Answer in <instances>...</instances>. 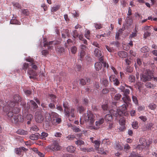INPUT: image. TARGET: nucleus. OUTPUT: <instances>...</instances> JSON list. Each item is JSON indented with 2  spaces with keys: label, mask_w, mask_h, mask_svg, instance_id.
I'll return each instance as SVG.
<instances>
[{
  "label": "nucleus",
  "mask_w": 157,
  "mask_h": 157,
  "mask_svg": "<svg viewBox=\"0 0 157 157\" xmlns=\"http://www.w3.org/2000/svg\"><path fill=\"white\" fill-rule=\"evenodd\" d=\"M95 116L93 115L91 112L89 111L87 112V114H85L83 115L82 117L80 118V122L83 119L86 122L89 123L90 125L89 126V128L90 129L97 130L99 128L100 125L103 123L104 120L103 118H101L98 121L95 122V125L92 126L91 125L94 123L95 121Z\"/></svg>",
  "instance_id": "obj_1"
},
{
  "label": "nucleus",
  "mask_w": 157,
  "mask_h": 157,
  "mask_svg": "<svg viewBox=\"0 0 157 157\" xmlns=\"http://www.w3.org/2000/svg\"><path fill=\"white\" fill-rule=\"evenodd\" d=\"M110 113L113 115L118 119L120 117L123 115L126 116L128 114V113L126 112V105L124 104L119 107V109L117 111H115L113 109H111L110 111Z\"/></svg>",
  "instance_id": "obj_2"
},
{
  "label": "nucleus",
  "mask_w": 157,
  "mask_h": 157,
  "mask_svg": "<svg viewBox=\"0 0 157 157\" xmlns=\"http://www.w3.org/2000/svg\"><path fill=\"white\" fill-rule=\"evenodd\" d=\"M63 107L64 108V111L65 115L68 117V119L70 121L74 120L75 116L76 111L74 108H71V110H68L69 105L67 102H64L63 103Z\"/></svg>",
  "instance_id": "obj_3"
},
{
  "label": "nucleus",
  "mask_w": 157,
  "mask_h": 157,
  "mask_svg": "<svg viewBox=\"0 0 157 157\" xmlns=\"http://www.w3.org/2000/svg\"><path fill=\"white\" fill-rule=\"evenodd\" d=\"M4 101L3 100L0 101V106L3 107V110L5 112H8L9 110H10L12 107L15 105V103L14 102H11V101H8L6 105L4 106Z\"/></svg>",
  "instance_id": "obj_4"
},
{
  "label": "nucleus",
  "mask_w": 157,
  "mask_h": 157,
  "mask_svg": "<svg viewBox=\"0 0 157 157\" xmlns=\"http://www.w3.org/2000/svg\"><path fill=\"white\" fill-rule=\"evenodd\" d=\"M145 73V74H143L140 76L141 79L144 82L149 81L152 78L153 74L149 70H147Z\"/></svg>",
  "instance_id": "obj_5"
},
{
  "label": "nucleus",
  "mask_w": 157,
  "mask_h": 157,
  "mask_svg": "<svg viewBox=\"0 0 157 157\" xmlns=\"http://www.w3.org/2000/svg\"><path fill=\"white\" fill-rule=\"evenodd\" d=\"M90 58L89 56L86 55L85 52L83 50H81L78 54V59L81 61L84 60H89Z\"/></svg>",
  "instance_id": "obj_6"
},
{
  "label": "nucleus",
  "mask_w": 157,
  "mask_h": 157,
  "mask_svg": "<svg viewBox=\"0 0 157 157\" xmlns=\"http://www.w3.org/2000/svg\"><path fill=\"white\" fill-rule=\"evenodd\" d=\"M140 144H139L137 146V148L139 149L140 150H142L146 147V146L149 145L151 143V141H149L148 144L145 139L144 138L140 139Z\"/></svg>",
  "instance_id": "obj_7"
},
{
  "label": "nucleus",
  "mask_w": 157,
  "mask_h": 157,
  "mask_svg": "<svg viewBox=\"0 0 157 157\" xmlns=\"http://www.w3.org/2000/svg\"><path fill=\"white\" fill-rule=\"evenodd\" d=\"M35 118L36 122L38 123L41 122L44 119L42 112L40 111H36L35 114Z\"/></svg>",
  "instance_id": "obj_8"
},
{
  "label": "nucleus",
  "mask_w": 157,
  "mask_h": 157,
  "mask_svg": "<svg viewBox=\"0 0 157 157\" xmlns=\"http://www.w3.org/2000/svg\"><path fill=\"white\" fill-rule=\"evenodd\" d=\"M28 149L23 147H21L19 148H16L14 149L15 153L18 155H23L24 152L27 151Z\"/></svg>",
  "instance_id": "obj_9"
},
{
  "label": "nucleus",
  "mask_w": 157,
  "mask_h": 157,
  "mask_svg": "<svg viewBox=\"0 0 157 157\" xmlns=\"http://www.w3.org/2000/svg\"><path fill=\"white\" fill-rule=\"evenodd\" d=\"M11 120L12 122L16 123L18 122H22L24 121L23 117L20 115H14L11 118Z\"/></svg>",
  "instance_id": "obj_10"
},
{
  "label": "nucleus",
  "mask_w": 157,
  "mask_h": 157,
  "mask_svg": "<svg viewBox=\"0 0 157 157\" xmlns=\"http://www.w3.org/2000/svg\"><path fill=\"white\" fill-rule=\"evenodd\" d=\"M57 114L54 112H52L51 113H46L45 114V118L46 120L47 121H51V120L53 117H56Z\"/></svg>",
  "instance_id": "obj_11"
},
{
  "label": "nucleus",
  "mask_w": 157,
  "mask_h": 157,
  "mask_svg": "<svg viewBox=\"0 0 157 157\" xmlns=\"http://www.w3.org/2000/svg\"><path fill=\"white\" fill-rule=\"evenodd\" d=\"M49 148L53 151H58L60 149V147L58 143L56 141H54L52 144L50 145Z\"/></svg>",
  "instance_id": "obj_12"
},
{
  "label": "nucleus",
  "mask_w": 157,
  "mask_h": 157,
  "mask_svg": "<svg viewBox=\"0 0 157 157\" xmlns=\"http://www.w3.org/2000/svg\"><path fill=\"white\" fill-rule=\"evenodd\" d=\"M73 36L74 38L77 37L78 36V38L80 40H82L84 44H87V41L86 39H84L83 35H80L78 36V34L76 30H75L73 31Z\"/></svg>",
  "instance_id": "obj_13"
},
{
  "label": "nucleus",
  "mask_w": 157,
  "mask_h": 157,
  "mask_svg": "<svg viewBox=\"0 0 157 157\" xmlns=\"http://www.w3.org/2000/svg\"><path fill=\"white\" fill-rule=\"evenodd\" d=\"M61 121V119L60 117H58V115L57 114V116L56 117H53L51 120L52 123L54 125H56L59 124Z\"/></svg>",
  "instance_id": "obj_14"
},
{
  "label": "nucleus",
  "mask_w": 157,
  "mask_h": 157,
  "mask_svg": "<svg viewBox=\"0 0 157 157\" xmlns=\"http://www.w3.org/2000/svg\"><path fill=\"white\" fill-rule=\"evenodd\" d=\"M110 81L113 82L114 84L116 86H118L120 84V82L118 79L115 78V76L114 75H111L109 77Z\"/></svg>",
  "instance_id": "obj_15"
},
{
  "label": "nucleus",
  "mask_w": 157,
  "mask_h": 157,
  "mask_svg": "<svg viewBox=\"0 0 157 157\" xmlns=\"http://www.w3.org/2000/svg\"><path fill=\"white\" fill-rule=\"evenodd\" d=\"M27 105H29V106L27 107L28 109H29L30 107H31L34 109H36L38 107V106L35 102L33 100H30L28 102Z\"/></svg>",
  "instance_id": "obj_16"
},
{
  "label": "nucleus",
  "mask_w": 157,
  "mask_h": 157,
  "mask_svg": "<svg viewBox=\"0 0 157 157\" xmlns=\"http://www.w3.org/2000/svg\"><path fill=\"white\" fill-rule=\"evenodd\" d=\"M58 43H56L55 41H51L49 43H45L44 44V47H47L48 48V49H50L52 48V45H55L58 44Z\"/></svg>",
  "instance_id": "obj_17"
},
{
  "label": "nucleus",
  "mask_w": 157,
  "mask_h": 157,
  "mask_svg": "<svg viewBox=\"0 0 157 157\" xmlns=\"http://www.w3.org/2000/svg\"><path fill=\"white\" fill-rule=\"evenodd\" d=\"M154 124L152 123H150L147 124L146 126H143L142 129L143 131L146 130H150L151 129Z\"/></svg>",
  "instance_id": "obj_18"
},
{
  "label": "nucleus",
  "mask_w": 157,
  "mask_h": 157,
  "mask_svg": "<svg viewBox=\"0 0 157 157\" xmlns=\"http://www.w3.org/2000/svg\"><path fill=\"white\" fill-rule=\"evenodd\" d=\"M119 123L121 126L122 128H120L119 129L121 130H122L124 128V125L125 124V120L124 117H122L119 120Z\"/></svg>",
  "instance_id": "obj_19"
},
{
  "label": "nucleus",
  "mask_w": 157,
  "mask_h": 157,
  "mask_svg": "<svg viewBox=\"0 0 157 157\" xmlns=\"http://www.w3.org/2000/svg\"><path fill=\"white\" fill-rule=\"evenodd\" d=\"M40 136V134L38 133H35L34 134H32L30 136V139L32 140H36L38 139Z\"/></svg>",
  "instance_id": "obj_20"
},
{
  "label": "nucleus",
  "mask_w": 157,
  "mask_h": 157,
  "mask_svg": "<svg viewBox=\"0 0 157 157\" xmlns=\"http://www.w3.org/2000/svg\"><path fill=\"white\" fill-rule=\"evenodd\" d=\"M124 102L128 105L131 102V99L128 96H124L122 98Z\"/></svg>",
  "instance_id": "obj_21"
},
{
  "label": "nucleus",
  "mask_w": 157,
  "mask_h": 157,
  "mask_svg": "<svg viewBox=\"0 0 157 157\" xmlns=\"http://www.w3.org/2000/svg\"><path fill=\"white\" fill-rule=\"evenodd\" d=\"M118 54L119 56L121 58H125L128 56L127 53L124 51L119 52Z\"/></svg>",
  "instance_id": "obj_22"
},
{
  "label": "nucleus",
  "mask_w": 157,
  "mask_h": 157,
  "mask_svg": "<svg viewBox=\"0 0 157 157\" xmlns=\"http://www.w3.org/2000/svg\"><path fill=\"white\" fill-rule=\"evenodd\" d=\"M94 54L95 56L98 57H99L102 55L101 51L98 48L95 49L94 51Z\"/></svg>",
  "instance_id": "obj_23"
},
{
  "label": "nucleus",
  "mask_w": 157,
  "mask_h": 157,
  "mask_svg": "<svg viewBox=\"0 0 157 157\" xmlns=\"http://www.w3.org/2000/svg\"><path fill=\"white\" fill-rule=\"evenodd\" d=\"M28 73L29 75H31L32 76H29V77L30 78H34V76H36L37 75L36 73L33 71V70L30 71L29 70L28 71Z\"/></svg>",
  "instance_id": "obj_24"
},
{
  "label": "nucleus",
  "mask_w": 157,
  "mask_h": 157,
  "mask_svg": "<svg viewBox=\"0 0 157 157\" xmlns=\"http://www.w3.org/2000/svg\"><path fill=\"white\" fill-rule=\"evenodd\" d=\"M95 68L96 71H98L101 69L102 65L100 62H97L95 64Z\"/></svg>",
  "instance_id": "obj_25"
},
{
  "label": "nucleus",
  "mask_w": 157,
  "mask_h": 157,
  "mask_svg": "<svg viewBox=\"0 0 157 157\" xmlns=\"http://www.w3.org/2000/svg\"><path fill=\"white\" fill-rule=\"evenodd\" d=\"M114 146L115 148L118 150H121L123 148V147L119 143L116 142L114 144Z\"/></svg>",
  "instance_id": "obj_26"
},
{
  "label": "nucleus",
  "mask_w": 157,
  "mask_h": 157,
  "mask_svg": "<svg viewBox=\"0 0 157 157\" xmlns=\"http://www.w3.org/2000/svg\"><path fill=\"white\" fill-rule=\"evenodd\" d=\"M111 110L109 111V112L110 114H106L105 116V120L106 121H111L112 120L113 116H114L111 113H110V111Z\"/></svg>",
  "instance_id": "obj_27"
},
{
  "label": "nucleus",
  "mask_w": 157,
  "mask_h": 157,
  "mask_svg": "<svg viewBox=\"0 0 157 157\" xmlns=\"http://www.w3.org/2000/svg\"><path fill=\"white\" fill-rule=\"evenodd\" d=\"M70 35L69 31L67 29L64 30L63 33H62V36L64 38H66V36H69Z\"/></svg>",
  "instance_id": "obj_28"
},
{
  "label": "nucleus",
  "mask_w": 157,
  "mask_h": 157,
  "mask_svg": "<svg viewBox=\"0 0 157 157\" xmlns=\"http://www.w3.org/2000/svg\"><path fill=\"white\" fill-rule=\"evenodd\" d=\"M48 136V133L45 132H41V135L40 134V136L39 138L42 140H44L45 138L47 137Z\"/></svg>",
  "instance_id": "obj_29"
},
{
  "label": "nucleus",
  "mask_w": 157,
  "mask_h": 157,
  "mask_svg": "<svg viewBox=\"0 0 157 157\" xmlns=\"http://www.w3.org/2000/svg\"><path fill=\"white\" fill-rule=\"evenodd\" d=\"M125 21L127 25H130L132 22V20L130 17H127L126 18Z\"/></svg>",
  "instance_id": "obj_30"
},
{
  "label": "nucleus",
  "mask_w": 157,
  "mask_h": 157,
  "mask_svg": "<svg viewBox=\"0 0 157 157\" xmlns=\"http://www.w3.org/2000/svg\"><path fill=\"white\" fill-rule=\"evenodd\" d=\"M17 134L23 135H27L28 134V132L27 131L22 129L18 130L17 131Z\"/></svg>",
  "instance_id": "obj_31"
},
{
  "label": "nucleus",
  "mask_w": 157,
  "mask_h": 157,
  "mask_svg": "<svg viewBox=\"0 0 157 157\" xmlns=\"http://www.w3.org/2000/svg\"><path fill=\"white\" fill-rule=\"evenodd\" d=\"M99 58V61L101 63L103 64V66L104 67H106L107 68H108L109 67V65L107 64L105 62H104L103 61V56L102 55Z\"/></svg>",
  "instance_id": "obj_32"
},
{
  "label": "nucleus",
  "mask_w": 157,
  "mask_h": 157,
  "mask_svg": "<svg viewBox=\"0 0 157 157\" xmlns=\"http://www.w3.org/2000/svg\"><path fill=\"white\" fill-rule=\"evenodd\" d=\"M101 83L104 86H106L108 84V80L105 78H103L101 80Z\"/></svg>",
  "instance_id": "obj_33"
},
{
  "label": "nucleus",
  "mask_w": 157,
  "mask_h": 157,
  "mask_svg": "<svg viewBox=\"0 0 157 157\" xmlns=\"http://www.w3.org/2000/svg\"><path fill=\"white\" fill-rule=\"evenodd\" d=\"M66 149L67 151L69 152H73L75 151V148L73 146H71L68 147Z\"/></svg>",
  "instance_id": "obj_34"
},
{
  "label": "nucleus",
  "mask_w": 157,
  "mask_h": 157,
  "mask_svg": "<svg viewBox=\"0 0 157 157\" xmlns=\"http://www.w3.org/2000/svg\"><path fill=\"white\" fill-rule=\"evenodd\" d=\"M10 23L12 24L20 25L21 23L16 19H11L10 21Z\"/></svg>",
  "instance_id": "obj_35"
},
{
  "label": "nucleus",
  "mask_w": 157,
  "mask_h": 157,
  "mask_svg": "<svg viewBox=\"0 0 157 157\" xmlns=\"http://www.w3.org/2000/svg\"><path fill=\"white\" fill-rule=\"evenodd\" d=\"M96 150L98 151V153L100 154H105L106 151H107L106 150H105V151L104 149L102 148H98Z\"/></svg>",
  "instance_id": "obj_36"
},
{
  "label": "nucleus",
  "mask_w": 157,
  "mask_h": 157,
  "mask_svg": "<svg viewBox=\"0 0 157 157\" xmlns=\"http://www.w3.org/2000/svg\"><path fill=\"white\" fill-rule=\"evenodd\" d=\"M15 101H12L14 102L15 104V102H17L21 101V97L18 94L15 95L13 97Z\"/></svg>",
  "instance_id": "obj_37"
},
{
  "label": "nucleus",
  "mask_w": 157,
  "mask_h": 157,
  "mask_svg": "<svg viewBox=\"0 0 157 157\" xmlns=\"http://www.w3.org/2000/svg\"><path fill=\"white\" fill-rule=\"evenodd\" d=\"M137 31L136 29V28H135L134 32L132 33V34H131L129 36L130 39H132V38L135 37L137 36Z\"/></svg>",
  "instance_id": "obj_38"
},
{
  "label": "nucleus",
  "mask_w": 157,
  "mask_h": 157,
  "mask_svg": "<svg viewBox=\"0 0 157 157\" xmlns=\"http://www.w3.org/2000/svg\"><path fill=\"white\" fill-rule=\"evenodd\" d=\"M94 146L96 150L99 147L100 142L98 140H96L94 141Z\"/></svg>",
  "instance_id": "obj_39"
},
{
  "label": "nucleus",
  "mask_w": 157,
  "mask_h": 157,
  "mask_svg": "<svg viewBox=\"0 0 157 157\" xmlns=\"http://www.w3.org/2000/svg\"><path fill=\"white\" fill-rule=\"evenodd\" d=\"M70 51L72 54H75L77 52V48L75 46H73L71 48Z\"/></svg>",
  "instance_id": "obj_40"
},
{
  "label": "nucleus",
  "mask_w": 157,
  "mask_h": 157,
  "mask_svg": "<svg viewBox=\"0 0 157 157\" xmlns=\"http://www.w3.org/2000/svg\"><path fill=\"white\" fill-rule=\"evenodd\" d=\"M130 147L128 144H125L124 146V150L125 151L128 153V151L130 149Z\"/></svg>",
  "instance_id": "obj_41"
},
{
  "label": "nucleus",
  "mask_w": 157,
  "mask_h": 157,
  "mask_svg": "<svg viewBox=\"0 0 157 157\" xmlns=\"http://www.w3.org/2000/svg\"><path fill=\"white\" fill-rule=\"evenodd\" d=\"M128 79L129 82H134L135 81V77L132 75H131L129 76Z\"/></svg>",
  "instance_id": "obj_42"
},
{
  "label": "nucleus",
  "mask_w": 157,
  "mask_h": 157,
  "mask_svg": "<svg viewBox=\"0 0 157 157\" xmlns=\"http://www.w3.org/2000/svg\"><path fill=\"white\" fill-rule=\"evenodd\" d=\"M156 105L154 103H150L148 106L149 108L151 110H154L156 108Z\"/></svg>",
  "instance_id": "obj_43"
},
{
  "label": "nucleus",
  "mask_w": 157,
  "mask_h": 157,
  "mask_svg": "<svg viewBox=\"0 0 157 157\" xmlns=\"http://www.w3.org/2000/svg\"><path fill=\"white\" fill-rule=\"evenodd\" d=\"M149 50L147 46L143 47L141 48V51L143 52H148Z\"/></svg>",
  "instance_id": "obj_44"
},
{
  "label": "nucleus",
  "mask_w": 157,
  "mask_h": 157,
  "mask_svg": "<svg viewBox=\"0 0 157 157\" xmlns=\"http://www.w3.org/2000/svg\"><path fill=\"white\" fill-rule=\"evenodd\" d=\"M31 130L35 132H37L39 129L36 125H34L31 128Z\"/></svg>",
  "instance_id": "obj_45"
},
{
  "label": "nucleus",
  "mask_w": 157,
  "mask_h": 157,
  "mask_svg": "<svg viewBox=\"0 0 157 157\" xmlns=\"http://www.w3.org/2000/svg\"><path fill=\"white\" fill-rule=\"evenodd\" d=\"M75 144L78 146H81L84 144V142L82 140H78L75 142Z\"/></svg>",
  "instance_id": "obj_46"
},
{
  "label": "nucleus",
  "mask_w": 157,
  "mask_h": 157,
  "mask_svg": "<svg viewBox=\"0 0 157 157\" xmlns=\"http://www.w3.org/2000/svg\"><path fill=\"white\" fill-rule=\"evenodd\" d=\"M132 126L133 128L136 129L138 128V123L136 121H134L132 123Z\"/></svg>",
  "instance_id": "obj_47"
},
{
  "label": "nucleus",
  "mask_w": 157,
  "mask_h": 157,
  "mask_svg": "<svg viewBox=\"0 0 157 157\" xmlns=\"http://www.w3.org/2000/svg\"><path fill=\"white\" fill-rule=\"evenodd\" d=\"M59 6L57 5L55 6L52 7L51 9V11L54 12L57 11L59 8Z\"/></svg>",
  "instance_id": "obj_48"
},
{
  "label": "nucleus",
  "mask_w": 157,
  "mask_h": 157,
  "mask_svg": "<svg viewBox=\"0 0 157 157\" xmlns=\"http://www.w3.org/2000/svg\"><path fill=\"white\" fill-rule=\"evenodd\" d=\"M73 131L75 132H78L81 131V130L78 127L76 126H73L72 128Z\"/></svg>",
  "instance_id": "obj_49"
},
{
  "label": "nucleus",
  "mask_w": 157,
  "mask_h": 157,
  "mask_svg": "<svg viewBox=\"0 0 157 157\" xmlns=\"http://www.w3.org/2000/svg\"><path fill=\"white\" fill-rule=\"evenodd\" d=\"M13 6L17 8H21V5L18 2H13L12 3Z\"/></svg>",
  "instance_id": "obj_50"
},
{
  "label": "nucleus",
  "mask_w": 157,
  "mask_h": 157,
  "mask_svg": "<svg viewBox=\"0 0 157 157\" xmlns=\"http://www.w3.org/2000/svg\"><path fill=\"white\" fill-rule=\"evenodd\" d=\"M132 98L133 102L136 104H137L138 103V101L136 97L133 95L132 96Z\"/></svg>",
  "instance_id": "obj_51"
},
{
  "label": "nucleus",
  "mask_w": 157,
  "mask_h": 157,
  "mask_svg": "<svg viewBox=\"0 0 157 157\" xmlns=\"http://www.w3.org/2000/svg\"><path fill=\"white\" fill-rule=\"evenodd\" d=\"M124 94V96H128V95L130 93V90L129 89H125L123 92Z\"/></svg>",
  "instance_id": "obj_52"
},
{
  "label": "nucleus",
  "mask_w": 157,
  "mask_h": 157,
  "mask_svg": "<svg viewBox=\"0 0 157 157\" xmlns=\"http://www.w3.org/2000/svg\"><path fill=\"white\" fill-rule=\"evenodd\" d=\"M90 32L89 30H87L85 34V37L88 39H90Z\"/></svg>",
  "instance_id": "obj_53"
},
{
  "label": "nucleus",
  "mask_w": 157,
  "mask_h": 157,
  "mask_svg": "<svg viewBox=\"0 0 157 157\" xmlns=\"http://www.w3.org/2000/svg\"><path fill=\"white\" fill-rule=\"evenodd\" d=\"M77 110L80 113H81L84 110V108L82 106H79L77 108Z\"/></svg>",
  "instance_id": "obj_54"
},
{
  "label": "nucleus",
  "mask_w": 157,
  "mask_h": 157,
  "mask_svg": "<svg viewBox=\"0 0 157 157\" xmlns=\"http://www.w3.org/2000/svg\"><path fill=\"white\" fill-rule=\"evenodd\" d=\"M13 107H12V108L11 109H10V110H9V111H10V110L13 111V112L14 113H17L19 111V109H18V108H17V107L14 108V109H13V110H12V109H13Z\"/></svg>",
  "instance_id": "obj_55"
},
{
  "label": "nucleus",
  "mask_w": 157,
  "mask_h": 157,
  "mask_svg": "<svg viewBox=\"0 0 157 157\" xmlns=\"http://www.w3.org/2000/svg\"><path fill=\"white\" fill-rule=\"evenodd\" d=\"M133 71V68L132 67L128 66L126 68V71L128 72L131 73Z\"/></svg>",
  "instance_id": "obj_56"
},
{
  "label": "nucleus",
  "mask_w": 157,
  "mask_h": 157,
  "mask_svg": "<svg viewBox=\"0 0 157 157\" xmlns=\"http://www.w3.org/2000/svg\"><path fill=\"white\" fill-rule=\"evenodd\" d=\"M50 97L51 100L54 102H56V97L54 95L51 94L50 95Z\"/></svg>",
  "instance_id": "obj_57"
},
{
  "label": "nucleus",
  "mask_w": 157,
  "mask_h": 157,
  "mask_svg": "<svg viewBox=\"0 0 157 157\" xmlns=\"http://www.w3.org/2000/svg\"><path fill=\"white\" fill-rule=\"evenodd\" d=\"M67 138L69 140H72L75 138V136L73 135H70L67 136Z\"/></svg>",
  "instance_id": "obj_58"
},
{
  "label": "nucleus",
  "mask_w": 157,
  "mask_h": 157,
  "mask_svg": "<svg viewBox=\"0 0 157 157\" xmlns=\"http://www.w3.org/2000/svg\"><path fill=\"white\" fill-rule=\"evenodd\" d=\"M102 108L104 110L109 111L108 108V105L107 104H104L102 105Z\"/></svg>",
  "instance_id": "obj_59"
},
{
  "label": "nucleus",
  "mask_w": 157,
  "mask_h": 157,
  "mask_svg": "<svg viewBox=\"0 0 157 157\" xmlns=\"http://www.w3.org/2000/svg\"><path fill=\"white\" fill-rule=\"evenodd\" d=\"M29 65L27 63H24L23 64V67H22V68L26 71Z\"/></svg>",
  "instance_id": "obj_60"
},
{
  "label": "nucleus",
  "mask_w": 157,
  "mask_h": 157,
  "mask_svg": "<svg viewBox=\"0 0 157 157\" xmlns=\"http://www.w3.org/2000/svg\"><path fill=\"white\" fill-rule=\"evenodd\" d=\"M150 33L148 32H145L144 35V37L146 38L147 37L149 36L150 35Z\"/></svg>",
  "instance_id": "obj_61"
},
{
  "label": "nucleus",
  "mask_w": 157,
  "mask_h": 157,
  "mask_svg": "<svg viewBox=\"0 0 157 157\" xmlns=\"http://www.w3.org/2000/svg\"><path fill=\"white\" fill-rule=\"evenodd\" d=\"M95 27L96 29H99L101 28V24L99 23L95 24Z\"/></svg>",
  "instance_id": "obj_62"
},
{
  "label": "nucleus",
  "mask_w": 157,
  "mask_h": 157,
  "mask_svg": "<svg viewBox=\"0 0 157 157\" xmlns=\"http://www.w3.org/2000/svg\"><path fill=\"white\" fill-rule=\"evenodd\" d=\"M10 111H10L8 113L7 115L9 117L11 118L13 116V112H11Z\"/></svg>",
  "instance_id": "obj_63"
},
{
  "label": "nucleus",
  "mask_w": 157,
  "mask_h": 157,
  "mask_svg": "<svg viewBox=\"0 0 157 157\" xmlns=\"http://www.w3.org/2000/svg\"><path fill=\"white\" fill-rule=\"evenodd\" d=\"M121 96V95L120 94H116L114 98L116 100H118L120 99Z\"/></svg>",
  "instance_id": "obj_64"
}]
</instances>
